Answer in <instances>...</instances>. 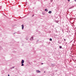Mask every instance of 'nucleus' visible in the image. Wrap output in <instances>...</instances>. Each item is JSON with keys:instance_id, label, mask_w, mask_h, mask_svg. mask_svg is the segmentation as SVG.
Here are the masks:
<instances>
[{"instance_id": "10", "label": "nucleus", "mask_w": 76, "mask_h": 76, "mask_svg": "<svg viewBox=\"0 0 76 76\" xmlns=\"http://www.w3.org/2000/svg\"><path fill=\"white\" fill-rule=\"evenodd\" d=\"M64 39V41H66V39Z\"/></svg>"}, {"instance_id": "2", "label": "nucleus", "mask_w": 76, "mask_h": 76, "mask_svg": "<svg viewBox=\"0 0 76 76\" xmlns=\"http://www.w3.org/2000/svg\"><path fill=\"white\" fill-rule=\"evenodd\" d=\"M22 29H23V28H24V25H22Z\"/></svg>"}, {"instance_id": "13", "label": "nucleus", "mask_w": 76, "mask_h": 76, "mask_svg": "<svg viewBox=\"0 0 76 76\" xmlns=\"http://www.w3.org/2000/svg\"><path fill=\"white\" fill-rule=\"evenodd\" d=\"M68 1H70V0H68Z\"/></svg>"}, {"instance_id": "5", "label": "nucleus", "mask_w": 76, "mask_h": 76, "mask_svg": "<svg viewBox=\"0 0 76 76\" xmlns=\"http://www.w3.org/2000/svg\"><path fill=\"white\" fill-rule=\"evenodd\" d=\"M37 73H39V72H40V71H39V70H37Z\"/></svg>"}, {"instance_id": "14", "label": "nucleus", "mask_w": 76, "mask_h": 76, "mask_svg": "<svg viewBox=\"0 0 76 76\" xmlns=\"http://www.w3.org/2000/svg\"><path fill=\"white\" fill-rule=\"evenodd\" d=\"M8 76H10V75H9V74L8 75Z\"/></svg>"}, {"instance_id": "18", "label": "nucleus", "mask_w": 76, "mask_h": 76, "mask_svg": "<svg viewBox=\"0 0 76 76\" xmlns=\"http://www.w3.org/2000/svg\"><path fill=\"white\" fill-rule=\"evenodd\" d=\"M69 9H71V8H70Z\"/></svg>"}, {"instance_id": "4", "label": "nucleus", "mask_w": 76, "mask_h": 76, "mask_svg": "<svg viewBox=\"0 0 76 76\" xmlns=\"http://www.w3.org/2000/svg\"><path fill=\"white\" fill-rule=\"evenodd\" d=\"M45 11H46V12H48V10L47 9V8H46L45 10Z\"/></svg>"}, {"instance_id": "15", "label": "nucleus", "mask_w": 76, "mask_h": 76, "mask_svg": "<svg viewBox=\"0 0 76 76\" xmlns=\"http://www.w3.org/2000/svg\"><path fill=\"white\" fill-rule=\"evenodd\" d=\"M42 64H43V63H42Z\"/></svg>"}, {"instance_id": "6", "label": "nucleus", "mask_w": 76, "mask_h": 76, "mask_svg": "<svg viewBox=\"0 0 76 76\" xmlns=\"http://www.w3.org/2000/svg\"><path fill=\"white\" fill-rule=\"evenodd\" d=\"M22 64L21 65V66H23L24 65V64Z\"/></svg>"}, {"instance_id": "11", "label": "nucleus", "mask_w": 76, "mask_h": 76, "mask_svg": "<svg viewBox=\"0 0 76 76\" xmlns=\"http://www.w3.org/2000/svg\"><path fill=\"white\" fill-rule=\"evenodd\" d=\"M34 16V15H33L32 16V17H33V16Z\"/></svg>"}, {"instance_id": "7", "label": "nucleus", "mask_w": 76, "mask_h": 76, "mask_svg": "<svg viewBox=\"0 0 76 76\" xmlns=\"http://www.w3.org/2000/svg\"><path fill=\"white\" fill-rule=\"evenodd\" d=\"M59 48H62V47L61 46H59Z\"/></svg>"}, {"instance_id": "16", "label": "nucleus", "mask_w": 76, "mask_h": 76, "mask_svg": "<svg viewBox=\"0 0 76 76\" xmlns=\"http://www.w3.org/2000/svg\"><path fill=\"white\" fill-rule=\"evenodd\" d=\"M75 1H76V0H75Z\"/></svg>"}, {"instance_id": "9", "label": "nucleus", "mask_w": 76, "mask_h": 76, "mask_svg": "<svg viewBox=\"0 0 76 76\" xmlns=\"http://www.w3.org/2000/svg\"><path fill=\"white\" fill-rule=\"evenodd\" d=\"M50 41H52V39L50 38Z\"/></svg>"}, {"instance_id": "17", "label": "nucleus", "mask_w": 76, "mask_h": 76, "mask_svg": "<svg viewBox=\"0 0 76 76\" xmlns=\"http://www.w3.org/2000/svg\"><path fill=\"white\" fill-rule=\"evenodd\" d=\"M45 72H44L45 73Z\"/></svg>"}, {"instance_id": "8", "label": "nucleus", "mask_w": 76, "mask_h": 76, "mask_svg": "<svg viewBox=\"0 0 76 76\" xmlns=\"http://www.w3.org/2000/svg\"><path fill=\"white\" fill-rule=\"evenodd\" d=\"M31 38L32 39L31 40H33V39H34V37H31Z\"/></svg>"}, {"instance_id": "12", "label": "nucleus", "mask_w": 76, "mask_h": 76, "mask_svg": "<svg viewBox=\"0 0 76 76\" xmlns=\"http://www.w3.org/2000/svg\"><path fill=\"white\" fill-rule=\"evenodd\" d=\"M15 68V67H14V66L13 67H12V68H13H13Z\"/></svg>"}, {"instance_id": "3", "label": "nucleus", "mask_w": 76, "mask_h": 76, "mask_svg": "<svg viewBox=\"0 0 76 76\" xmlns=\"http://www.w3.org/2000/svg\"><path fill=\"white\" fill-rule=\"evenodd\" d=\"M48 13H49V14H51V13H52V12L51 11H49Z\"/></svg>"}, {"instance_id": "1", "label": "nucleus", "mask_w": 76, "mask_h": 76, "mask_svg": "<svg viewBox=\"0 0 76 76\" xmlns=\"http://www.w3.org/2000/svg\"><path fill=\"white\" fill-rule=\"evenodd\" d=\"M21 64H23V63H24V60H22L21 61Z\"/></svg>"}]
</instances>
